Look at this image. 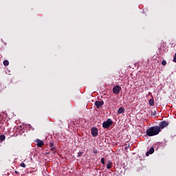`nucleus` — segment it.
<instances>
[{"mask_svg":"<svg viewBox=\"0 0 176 176\" xmlns=\"http://www.w3.org/2000/svg\"><path fill=\"white\" fill-rule=\"evenodd\" d=\"M146 133L147 135H148V137H153V135H157V134L160 133V127L157 126L151 127L146 130Z\"/></svg>","mask_w":176,"mask_h":176,"instance_id":"obj_1","label":"nucleus"},{"mask_svg":"<svg viewBox=\"0 0 176 176\" xmlns=\"http://www.w3.org/2000/svg\"><path fill=\"white\" fill-rule=\"evenodd\" d=\"M113 122L111 120V119H108L106 122H104L102 124L104 129H109V127H111Z\"/></svg>","mask_w":176,"mask_h":176,"instance_id":"obj_2","label":"nucleus"},{"mask_svg":"<svg viewBox=\"0 0 176 176\" xmlns=\"http://www.w3.org/2000/svg\"><path fill=\"white\" fill-rule=\"evenodd\" d=\"M120 90H122V88L120 86H116L113 89V93L114 94H119L120 93Z\"/></svg>","mask_w":176,"mask_h":176,"instance_id":"obj_3","label":"nucleus"},{"mask_svg":"<svg viewBox=\"0 0 176 176\" xmlns=\"http://www.w3.org/2000/svg\"><path fill=\"white\" fill-rule=\"evenodd\" d=\"M168 126V122L167 121H162L160 124V129H164Z\"/></svg>","mask_w":176,"mask_h":176,"instance_id":"obj_4","label":"nucleus"},{"mask_svg":"<svg viewBox=\"0 0 176 176\" xmlns=\"http://www.w3.org/2000/svg\"><path fill=\"white\" fill-rule=\"evenodd\" d=\"M98 134V129H97L96 128H93L91 129V135L94 137H97Z\"/></svg>","mask_w":176,"mask_h":176,"instance_id":"obj_5","label":"nucleus"},{"mask_svg":"<svg viewBox=\"0 0 176 176\" xmlns=\"http://www.w3.org/2000/svg\"><path fill=\"white\" fill-rule=\"evenodd\" d=\"M95 105L97 108H101L104 105V101H96Z\"/></svg>","mask_w":176,"mask_h":176,"instance_id":"obj_6","label":"nucleus"},{"mask_svg":"<svg viewBox=\"0 0 176 176\" xmlns=\"http://www.w3.org/2000/svg\"><path fill=\"white\" fill-rule=\"evenodd\" d=\"M36 142L37 143V146L41 147V146H42L43 145V141H42V140H41L39 139H37L36 140Z\"/></svg>","mask_w":176,"mask_h":176,"instance_id":"obj_7","label":"nucleus"},{"mask_svg":"<svg viewBox=\"0 0 176 176\" xmlns=\"http://www.w3.org/2000/svg\"><path fill=\"white\" fill-rule=\"evenodd\" d=\"M155 152V148L151 147L148 152L146 153V156H148V155H152Z\"/></svg>","mask_w":176,"mask_h":176,"instance_id":"obj_8","label":"nucleus"},{"mask_svg":"<svg viewBox=\"0 0 176 176\" xmlns=\"http://www.w3.org/2000/svg\"><path fill=\"white\" fill-rule=\"evenodd\" d=\"M107 168L109 170V168H112V162L111 160H109L107 164Z\"/></svg>","mask_w":176,"mask_h":176,"instance_id":"obj_9","label":"nucleus"},{"mask_svg":"<svg viewBox=\"0 0 176 176\" xmlns=\"http://www.w3.org/2000/svg\"><path fill=\"white\" fill-rule=\"evenodd\" d=\"M118 113L120 114V113H124V109L123 107H120L118 110Z\"/></svg>","mask_w":176,"mask_h":176,"instance_id":"obj_10","label":"nucleus"},{"mask_svg":"<svg viewBox=\"0 0 176 176\" xmlns=\"http://www.w3.org/2000/svg\"><path fill=\"white\" fill-rule=\"evenodd\" d=\"M149 104L151 106V107H153L155 105V101L153 100V99H151L149 100Z\"/></svg>","mask_w":176,"mask_h":176,"instance_id":"obj_11","label":"nucleus"},{"mask_svg":"<svg viewBox=\"0 0 176 176\" xmlns=\"http://www.w3.org/2000/svg\"><path fill=\"white\" fill-rule=\"evenodd\" d=\"M3 65H4L6 67H7V65H9V60H4V61H3Z\"/></svg>","mask_w":176,"mask_h":176,"instance_id":"obj_12","label":"nucleus"},{"mask_svg":"<svg viewBox=\"0 0 176 176\" xmlns=\"http://www.w3.org/2000/svg\"><path fill=\"white\" fill-rule=\"evenodd\" d=\"M5 135H0V140L1 141H5Z\"/></svg>","mask_w":176,"mask_h":176,"instance_id":"obj_13","label":"nucleus"},{"mask_svg":"<svg viewBox=\"0 0 176 176\" xmlns=\"http://www.w3.org/2000/svg\"><path fill=\"white\" fill-rule=\"evenodd\" d=\"M50 148H51V149H54V144H53V143L50 142Z\"/></svg>","mask_w":176,"mask_h":176,"instance_id":"obj_14","label":"nucleus"},{"mask_svg":"<svg viewBox=\"0 0 176 176\" xmlns=\"http://www.w3.org/2000/svg\"><path fill=\"white\" fill-rule=\"evenodd\" d=\"M100 162H101V163H102L103 164H105V159L101 158Z\"/></svg>","mask_w":176,"mask_h":176,"instance_id":"obj_15","label":"nucleus"},{"mask_svg":"<svg viewBox=\"0 0 176 176\" xmlns=\"http://www.w3.org/2000/svg\"><path fill=\"white\" fill-rule=\"evenodd\" d=\"M20 166H21V167H23V168H25V164H24L23 162L20 164Z\"/></svg>","mask_w":176,"mask_h":176,"instance_id":"obj_16","label":"nucleus"},{"mask_svg":"<svg viewBox=\"0 0 176 176\" xmlns=\"http://www.w3.org/2000/svg\"><path fill=\"white\" fill-rule=\"evenodd\" d=\"M162 65H166V64H167V62H166L165 60H163L162 62Z\"/></svg>","mask_w":176,"mask_h":176,"instance_id":"obj_17","label":"nucleus"},{"mask_svg":"<svg viewBox=\"0 0 176 176\" xmlns=\"http://www.w3.org/2000/svg\"><path fill=\"white\" fill-rule=\"evenodd\" d=\"M152 115H153V116H155V115H156V111H154V113L152 112Z\"/></svg>","mask_w":176,"mask_h":176,"instance_id":"obj_18","label":"nucleus"},{"mask_svg":"<svg viewBox=\"0 0 176 176\" xmlns=\"http://www.w3.org/2000/svg\"><path fill=\"white\" fill-rule=\"evenodd\" d=\"M94 152V153H97V151H96V150H95Z\"/></svg>","mask_w":176,"mask_h":176,"instance_id":"obj_19","label":"nucleus"}]
</instances>
